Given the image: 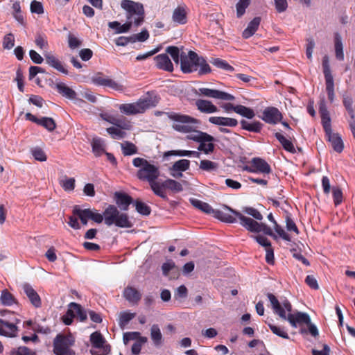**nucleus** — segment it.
<instances>
[{"label": "nucleus", "mask_w": 355, "mask_h": 355, "mask_svg": "<svg viewBox=\"0 0 355 355\" xmlns=\"http://www.w3.org/2000/svg\"><path fill=\"white\" fill-rule=\"evenodd\" d=\"M12 8L13 10L14 18L21 24H24V19L21 14L20 3L18 1L15 2L12 4Z\"/></svg>", "instance_id": "nucleus-47"}, {"label": "nucleus", "mask_w": 355, "mask_h": 355, "mask_svg": "<svg viewBox=\"0 0 355 355\" xmlns=\"http://www.w3.org/2000/svg\"><path fill=\"white\" fill-rule=\"evenodd\" d=\"M132 164L135 167L139 168L137 173V177L140 180L151 183L153 181L157 180L160 175L159 167L146 159L135 157L132 160Z\"/></svg>", "instance_id": "nucleus-4"}, {"label": "nucleus", "mask_w": 355, "mask_h": 355, "mask_svg": "<svg viewBox=\"0 0 355 355\" xmlns=\"http://www.w3.org/2000/svg\"><path fill=\"white\" fill-rule=\"evenodd\" d=\"M322 69L325 80L333 79V76L331 72L329 56L325 55L322 58Z\"/></svg>", "instance_id": "nucleus-48"}, {"label": "nucleus", "mask_w": 355, "mask_h": 355, "mask_svg": "<svg viewBox=\"0 0 355 355\" xmlns=\"http://www.w3.org/2000/svg\"><path fill=\"white\" fill-rule=\"evenodd\" d=\"M167 115L173 121L172 128L178 132L187 134L192 131L195 124H200L199 120L189 115L175 112L168 113Z\"/></svg>", "instance_id": "nucleus-6"}, {"label": "nucleus", "mask_w": 355, "mask_h": 355, "mask_svg": "<svg viewBox=\"0 0 355 355\" xmlns=\"http://www.w3.org/2000/svg\"><path fill=\"white\" fill-rule=\"evenodd\" d=\"M150 338L157 347L162 344V334L157 324H153L150 328Z\"/></svg>", "instance_id": "nucleus-33"}, {"label": "nucleus", "mask_w": 355, "mask_h": 355, "mask_svg": "<svg viewBox=\"0 0 355 355\" xmlns=\"http://www.w3.org/2000/svg\"><path fill=\"white\" fill-rule=\"evenodd\" d=\"M267 297L270 302L274 313L278 315L282 319L286 320L291 325L296 328L297 322L292 311V305L286 297H281L279 300L272 293H267Z\"/></svg>", "instance_id": "nucleus-3"}, {"label": "nucleus", "mask_w": 355, "mask_h": 355, "mask_svg": "<svg viewBox=\"0 0 355 355\" xmlns=\"http://www.w3.org/2000/svg\"><path fill=\"white\" fill-rule=\"evenodd\" d=\"M325 134L334 150L337 153H341L343 150L344 145L339 135L334 133L332 130H330L329 132H325Z\"/></svg>", "instance_id": "nucleus-22"}, {"label": "nucleus", "mask_w": 355, "mask_h": 355, "mask_svg": "<svg viewBox=\"0 0 355 355\" xmlns=\"http://www.w3.org/2000/svg\"><path fill=\"white\" fill-rule=\"evenodd\" d=\"M0 300L1 304L5 306H11L16 302L12 294H11L7 289L2 291Z\"/></svg>", "instance_id": "nucleus-42"}, {"label": "nucleus", "mask_w": 355, "mask_h": 355, "mask_svg": "<svg viewBox=\"0 0 355 355\" xmlns=\"http://www.w3.org/2000/svg\"><path fill=\"white\" fill-rule=\"evenodd\" d=\"M73 213L74 215H76L80 218L81 223L84 225H87V221L89 219L87 217L85 216V212L83 211V209H81L79 207L76 206L73 208Z\"/></svg>", "instance_id": "nucleus-64"}, {"label": "nucleus", "mask_w": 355, "mask_h": 355, "mask_svg": "<svg viewBox=\"0 0 355 355\" xmlns=\"http://www.w3.org/2000/svg\"><path fill=\"white\" fill-rule=\"evenodd\" d=\"M83 210L88 219L92 220L97 223H101L104 220L103 214L98 213L96 209H85Z\"/></svg>", "instance_id": "nucleus-37"}, {"label": "nucleus", "mask_w": 355, "mask_h": 355, "mask_svg": "<svg viewBox=\"0 0 355 355\" xmlns=\"http://www.w3.org/2000/svg\"><path fill=\"white\" fill-rule=\"evenodd\" d=\"M44 55L46 64L50 67L64 74H68V70L64 68L62 62L56 56L48 52H46Z\"/></svg>", "instance_id": "nucleus-20"}, {"label": "nucleus", "mask_w": 355, "mask_h": 355, "mask_svg": "<svg viewBox=\"0 0 355 355\" xmlns=\"http://www.w3.org/2000/svg\"><path fill=\"white\" fill-rule=\"evenodd\" d=\"M74 340L71 336L58 335L53 342V352L56 355H74L70 349Z\"/></svg>", "instance_id": "nucleus-10"}, {"label": "nucleus", "mask_w": 355, "mask_h": 355, "mask_svg": "<svg viewBox=\"0 0 355 355\" xmlns=\"http://www.w3.org/2000/svg\"><path fill=\"white\" fill-rule=\"evenodd\" d=\"M209 121L220 126L235 127L238 125L236 119L229 117L211 116L209 118Z\"/></svg>", "instance_id": "nucleus-24"}, {"label": "nucleus", "mask_w": 355, "mask_h": 355, "mask_svg": "<svg viewBox=\"0 0 355 355\" xmlns=\"http://www.w3.org/2000/svg\"><path fill=\"white\" fill-rule=\"evenodd\" d=\"M243 211L246 214L252 216L254 219L261 220L263 219L262 214L253 207H244Z\"/></svg>", "instance_id": "nucleus-60"}, {"label": "nucleus", "mask_w": 355, "mask_h": 355, "mask_svg": "<svg viewBox=\"0 0 355 355\" xmlns=\"http://www.w3.org/2000/svg\"><path fill=\"white\" fill-rule=\"evenodd\" d=\"M190 161L188 159H180L175 162L169 170L178 171V172L186 171L189 168Z\"/></svg>", "instance_id": "nucleus-40"}, {"label": "nucleus", "mask_w": 355, "mask_h": 355, "mask_svg": "<svg viewBox=\"0 0 355 355\" xmlns=\"http://www.w3.org/2000/svg\"><path fill=\"white\" fill-rule=\"evenodd\" d=\"M103 216L105 224L107 226L115 225L122 228H129L132 226L128 214L121 213L114 205H109L105 209Z\"/></svg>", "instance_id": "nucleus-5"}, {"label": "nucleus", "mask_w": 355, "mask_h": 355, "mask_svg": "<svg viewBox=\"0 0 355 355\" xmlns=\"http://www.w3.org/2000/svg\"><path fill=\"white\" fill-rule=\"evenodd\" d=\"M91 80L93 84L97 86L107 87L116 91L123 90V86L121 85L101 73L93 76Z\"/></svg>", "instance_id": "nucleus-14"}, {"label": "nucleus", "mask_w": 355, "mask_h": 355, "mask_svg": "<svg viewBox=\"0 0 355 355\" xmlns=\"http://www.w3.org/2000/svg\"><path fill=\"white\" fill-rule=\"evenodd\" d=\"M15 45V37L13 34L9 33L4 36L3 46L6 49H11Z\"/></svg>", "instance_id": "nucleus-63"}, {"label": "nucleus", "mask_w": 355, "mask_h": 355, "mask_svg": "<svg viewBox=\"0 0 355 355\" xmlns=\"http://www.w3.org/2000/svg\"><path fill=\"white\" fill-rule=\"evenodd\" d=\"M166 54L168 53L171 56V58H173L175 63H176V64H179V62L180 63V57L181 54H180V50L177 46H168L166 49Z\"/></svg>", "instance_id": "nucleus-50"}, {"label": "nucleus", "mask_w": 355, "mask_h": 355, "mask_svg": "<svg viewBox=\"0 0 355 355\" xmlns=\"http://www.w3.org/2000/svg\"><path fill=\"white\" fill-rule=\"evenodd\" d=\"M109 121L110 123L123 130H130L132 126L130 122L126 120L125 118L112 119Z\"/></svg>", "instance_id": "nucleus-45"}, {"label": "nucleus", "mask_w": 355, "mask_h": 355, "mask_svg": "<svg viewBox=\"0 0 355 355\" xmlns=\"http://www.w3.org/2000/svg\"><path fill=\"white\" fill-rule=\"evenodd\" d=\"M124 297L130 302L137 303L141 297V293L135 288L128 286L123 291Z\"/></svg>", "instance_id": "nucleus-28"}, {"label": "nucleus", "mask_w": 355, "mask_h": 355, "mask_svg": "<svg viewBox=\"0 0 355 355\" xmlns=\"http://www.w3.org/2000/svg\"><path fill=\"white\" fill-rule=\"evenodd\" d=\"M198 110L202 113L211 114L218 112V107L211 101L205 99H198L196 101Z\"/></svg>", "instance_id": "nucleus-23"}, {"label": "nucleus", "mask_w": 355, "mask_h": 355, "mask_svg": "<svg viewBox=\"0 0 355 355\" xmlns=\"http://www.w3.org/2000/svg\"><path fill=\"white\" fill-rule=\"evenodd\" d=\"M114 197L116 205L123 211H127L129 205L132 202V198L124 193L116 192Z\"/></svg>", "instance_id": "nucleus-25"}, {"label": "nucleus", "mask_w": 355, "mask_h": 355, "mask_svg": "<svg viewBox=\"0 0 355 355\" xmlns=\"http://www.w3.org/2000/svg\"><path fill=\"white\" fill-rule=\"evenodd\" d=\"M219 165L218 163L208 159L201 160L199 164V168L207 172L216 171Z\"/></svg>", "instance_id": "nucleus-36"}, {"label": "nucleus", "mask_w": 355, "mask_h": 355, "mask_svg": "<svg viewBox=\"0 0 355 355\" xmlns=\"http://www.w3.org/2000/svg\"><path fill=\"white\" fill-rule=\"evenodd\" d=\"M77 318L80 322L86 320L87 315L83 307L76 302H71L65 315L62 316V321L66 325H70L73 319Z\"/></svg>", "instance_id": "nucleus-11"}, {"label": "nucleus", "mask_w": 355, "mask_h": 355, "mask_svg": "<svg viewBox=\"0 0 355 355\" xmlns=\"http://www.w3.org/2000/svg\"><path fill=\"white\" fill-rule=\"evenodd\" d=\"M326 91L327 92L328 98L331 103L334 101V78L325 80Z\"/></svg>", "instance_id": "nucleus-52"}, {"label": "nucleus", "mask_w": 355, "mask_h": 355, "mask_svg": "<svg viewBox=\"0 0 355 355\" xmlns=\"http://www.w3.org/2000/svg\"><path fill=\"white\" fill-rule=\"evenodd\" d=\"M251 0H239V1L236 3V15L237 17H242L245 12V9L248 7L250 3Z\"/></svg>", "instance_id": "nucleus-51"}, {"label": "nucleus", "mask_w": 355, "mask_h": 355, "mask_svg": "<svg viewBox=\"0 0 355 355\" xmlns=\"http://www.w3.org/2000/svg\"><path fill=\"white\" fill-rule=\"evenodd\" d=\"M163 186L166 187V189H168L174 192H180L182 191L183 188L182 184L172 179H167L165 181H163Z\"/></svg>", "instance_id": "nucleus-43"}, {"label": "nucleus", "mask_w": 355, "mask_h": 355, "mask_svg": "<svg viewBox=\"0 0 355 355\" xmlns=\"http://www.w3.org/2000/svg\"><path fill=\"white\" fill-rule=\"evenodd\" d=\"M25 116L27 120L43 126L49 131H53L56 127L55 121L52 118L42 117L41 119H37L35 116L29 112L26 113Z\"/></svg>", "instance_id": "nucleus-18"}, {"label": "nucleus", "mask_w": 355, "mask_h": 355, "mask_svg": "<svg viewBox=\"0 0 355 355\" xmlns=\"http://www.w3.org/2000/svg\"><path fill=\"white\" fill-rule=\"evenodd\" d=\"M189 201L194 207L206 214H213L214 217L223 222L234 223L237 221L236 218H239L240 220V224L247 230L251 232H263L265 234L271 236H275L272 229L265 223H258L251 218L246 217L239 211L233 209L227 205H223V207L225 209L229 211L230 213L220 210H215L208 203L196 198H191Z\"/></svg>", "instance_id": "nucleus-1"}, {"label": "nucleus", "mask_w": 355, "mask_h": 355, "mask_svg": "<svg viewBox=\"0 0 355 355\" xmlns=\"http://www.w3.org/2000/svg\"><path fill=\"white\" fill-rule=\"evenodd\" d=\"M293 315L295 317V320H297L299 324H306L307 325L311 322L309 315L306 313L297 311L295 313H293Z\"/></svg>", "instance_id": "nucleus-56"}, {"label": "nucleus", "mask_w": 355, "mask_h": 355, "mask_svg": "<svg viewBox=\"0 0 355 355\" xmlns=\"http://www.w3.org/2000/svg\"><path fill=\"white\" fill-rule=\"evenodd\" d=\"M90 341L92 349L90 350L92 355H107L110 352V347L105 344V340L101 334L95 331L90 335Z\"/></svg>", "instance_id": "nucleus-12"}, {"label": "nucleus", "mask_w": 355, "mask_h": 355, "mask_svg": "<svg viewBox=\"0 0 355 355\" xmlns=\"http://www.w3.org/2000/svg\"><path fill=\"white\" fill-rule=\"evenodd\" d=\"M92 152L96 157L106 153L103 141L101 138H94L92 141Z\"/></svg>", "instance_id": "nucleus-32"}, {"label": "nucleus", "mask_w": 355, "mask_h": 355, "mask_svg": "<svg viewBox=\"0 0 355 355\" xmlns=\"http://www.w3.org/2000/svg\"><path fill=\"white\" fill-rule=\"evenodd\" d=\"M75 179L73 178H68L67 176L61 180L60 184L66 191H73L75 188Z\"/></svg>", "instance_id": "nucleus-49"}, {"label": "nucleus", "mask_w": 355, "mask_h": 355, "mask_svg": "<svg viewBox=\"0 0 355 355\" xmlns=\"http://www.w3.org/2000/svg\"><path fill=\"white\" fill-rule=\"evenodd\" d=\"M156 62V67L162 70L172 72L173 71V65L169 57L166 53L159 54L154 58Z\"/></svg>", "instance_id": "nucleus-19"}, {"label": "nucleus", "mask_w": 355, "mask_h": 355, "mask_svg": "<svg viewBox=\"0 0 355 355\" xmlns=\"http://www.w3.org/2000/svg\"><path fill=\"white\" fill-rule=\"evenodd\" d=\"M198 94L204 96L225 101H234L235 99L233 95L227 92L205 87L199 88Z\"/></svg>", "instance_id": "nucleus-15"}, {"label": "nucleus", "mask_w": 355, "mask_h": 355, "mask_svg": "<svg viewBox=\"0 0 355 355\" xmlns=\"http://www.w3.org/2000/svg\"><path fill=\"white\" fill-rule=\"evenodd\" d=\"M199 124H195L193 126L192 131L189 132L187 134H189L187 137V138L189 140H193L194 141L200 143V141H209V142H214L215 141V139L211 135L198 130Z\"/></svg>", "instance_id": "nucleus-17"}, {"label": "nucleus", "mask_w": 355, "mask_h": 355, "mask_svg": "<svg viewBox=\"0 0 355 355\" xmlns=\"http://www.w3.org/2000/svg\"><path fill=\"white\" fill-rule=\"evenodd\" d=\"M240 123L242 129L257 133L260 132L263 127V124L259 121L250 123L245 120H241Z\"/></svg>", "instance_id": "nucleus-31"}, {"label": "nucleus", "mask_w": 355, "mask_h": 355, "mask_svg": "<svg viewBox=\"0 0 355 355\" xmlns=\"http://www.w3.org/2000/svg\"><path fill=\"white\" fill-rule=\"evenodd\" d=\"M135 313H128L126 311L121 312L119 324L121 328L123 329L128 322L135 317Z\"/></svg>", "instance_id": "nucleus-46"}, {"label": "nucleus", "mask_w": 355, "mask_h": 355, "mask_svg": "<svg viewBox=\"0 0 355 355\" xmlns=\"http://www.w3.org/2000/svg\"><path fill=\"white\" fill-rule=\"evenodd\" d=\"M135 207L137 212L142 215L148 216L150 214V207L141 201L135 202Z\"/></svg>", "instance_id": "nucleus-54"}, {"label": "nucleus", "mask_w": 355, "mask_h": 355, "mask_svg": "<svg viewBox=\"0 0 355 355\" xmlns=\"http://www.w3.org/2000/svg\"><path fill=\"white\" fill-rule=\"evenodd\" d=\"M8 316L6 318H0V335L6 337H15L18 328L16 326L17 324L20 322V320L18 319L14 313H11L7 310L1 311L2 316Z\"/></svg>", "instance_id": "nucleus-8"}, {"label": "nucleus", "mask_w": 355, "mask_h": 355, "mask_svg": "<svg viewBox=\"0 0 355 355\" xmlns=\"http://www.w3.org/2000/svg\"><path fill=\"white\" fill-rule=\"evenodd\" d=\"M275 136L279 142L282 145L284 150L292 153L295 152V149L293 143L290 140L287 139L281 133L276 132Z\"/></svg>", "instance_id": "nucleus-35"}, {"label": "nucleus", "mask_w": 355, "mask_h": 355, "mask_svg": "<svg viewBox=\"0 0 355 355\" xmlns=\"http://www.w3.org/2000/svg\"><path fill=\"white\" fill-rule=\"evenodd\" d=\"M10 355H36L35 352H32L26 347H19L16 349H12Z\"/></svg>", "instance_id": "nucleus-55"}, {"label": "nucleus", "mask_w": 355, "mask_h": 355, "mask_svg": "<svg viewBox=\"0 0 355 355\" xmlns=\"http://www.w3.org/2000/svg\"><path fill=\"white\" fill-rule=\"evenodd\" d=\"M187 156V157H193L196 158H199L200 156V153L198 151L193 150H173L165 152L164 154V157L166 158L169 156Z\"/></svg>", "instance_id": "nucleus-27"}, {"label": "nucleus", "mask_w": 355, "mask_h": 355, "mask_svg": "<svg viewBox=\"0 0 355 355\" xmlns=\"http://www.w3.org/2000/svg\"><path fill=\"white\" fill-rule=\"evenodd\" d=\"M261 119L267 123L277 124L282 120V114L277 108L268 107L263 111Z\"/></svg>", "instance_id": "nucleus-16"}, {"label": "nucleus", "mask_w": 355, "mask_h": 355, "mask_svg": "<svg viewBox=\"0 0 355 355\" xmlns=\"http://www.w3.org/2000/svg\"><path fill=\"white\" fill-rule=\"evenodd\" d=\"M261 22V18L259 17H254L248 25L247 28L243 32V37L245 39L251 37L256 31Z\"/></svg>", "instance_id": "nucleus-30"}, {"label": "nucleus", "mask_w": 355, "mask_h": 355, "mask_svg": "<svg viewBox=\"0 0 355 355\" xmlns=\"http://www.w3.org/2000/svg\"><path fill=\"white\" fill-rule=\"evenodd\" d=\"M55 88L57 89L58 92L64 97L69 99H74L76 98V93L75 91L67 86L64 83H56Z\"/></svg>", "instance_id": "nucleus-26"}, {"label": "nucleus", "mask_w": 355, "mask_h": 355, "mask_svg": "<svg viewBox=\"0 0 355 355\" xmlns=\"http://www.w3.org/2000/svg\"><path fill=\"white\" fill-rule=\"evenodd\" d=\"M214 147L213 142L200 141L198 149L200 151H203L205 154H209L214 150Z\"/></svg>", "instance_id": "nucleus-57"}, {"label": "nucleus", "mask_w": 355, "mask_h": 355, "mask_svg": "<svg viewBox=\"0 0 355 355\" xmlns=\"http://www.w3.org/2000/svg\"><path fill=\"white\" fill-rule=\"evenodd\" d=\"M30 9L32 13H36L38 15L44 13V8L42 3L36 0H33L31 1Z\"/></svg>", "instance_id": "nucleus-59"}, {"label": "nucleus", "mask_w": 355, "mask_h": 355, "mask_svg": "<svg viewBox=\"0 0 355 355\" xmlns=\"http://www.w3.org/2000/svg\"><path fill=\"white\" fill-rule=\"evenodd\" d=\"M121 147L122 153L125 156L132 155L137 153V146L130 141H125L122 143L121 144Z\"/></svg>", "instance_id": "nucleus-41"}, {"label": "nucleus", "mask_w": 355, "mask_h": 355, "mask_svg": "<svg viewBox=\"0 0 355 355\" xmlns=\"http://www.w3.org/2000/svg\"><path fill=\"white\" fill-rule=\"evenodd\" d=\"M235 112L249 119H252L255 115L252 109L241 105L235 106Z\"/></svg>", "instance_id": "nucleus-39"}, {"label": "nucleus", "mask_w": 355, "mask_h": 355, "mask_svg": "<svg viewBox=\"0 0 355 355\" xmlns=\"http://www.w3.org/2000/svg\"><path fill=\"white\" fill-rule=\"evenodd\" d=\"M149 184H150V188L153 190V193L156 196H157L164 200L167 199V196L164 191V189H166V187H164L163 182H157L156 180H154L151 183H149Z\"/></svg>", "instance_id": "nucleus-34"}, {"label": "nucleus", "mask_w": 355, "mask_h": 355, "mask_svg": "<svg viewBox=\"0 0 355 355\" xmlns=\"http://www.w3.org/2000/svg\"><path fill=\"white\" fill-rule=\"evenodd\" d=\"M151 106V100L150 98H140L135 103L120 105L119 110L126 115H134L144 113Z\"/></svg>", "instance_id": "nucleus-9"}, {"label": "nucleus", "mask_w": 355, "mask_h": 355, "mask_svg": "<svg viewBox=\"0 0 355 355\" xmlns=\"http://www.w3.org/2000/svg\"><path fill=\"white\" fill-rule=\"evenodd\" d=\"M244 169L250 173H261L264 176L271 173V167L264 159L254 157L251 159L250 165L245 166Z\"/></svg>", "instance_id": "nucleus-13"}, {"label": "nucleus", "mask_w": 355, "mask_h": 355, "mask_svg": "<svg viewBox=\"0 0 355 355\" xmlns=\"http://www.w3.org/2000/svg\"><path fill=\"white\" fill-rule=\"evenodd\" d=\"M121 6L126 11L128 20L133 21L135 26H139L144 22L145 11L142 3L131 0H123Z\"/></svg>", "instance_id": "nucleus-7"}, {"label": "nucleus", "mask_w": 355, "mask_h": 355, "mask_svg": "<svg viewBox=\"0 0 355 355\" xmlns=\"http://www.w3.org/2000/svg\"><path fill=\"white\" fill-rule=\"evenodd\" d=\"M198 70V74L202 76L211 72V68L203 57H200L193 51H189L188 54L182 52L180 55V68L184 73H190Z\"/></svg>", "instance_id": "nucleus-2"}, {"label": "nucleus", "mask_w": 355, "mask_h": 355, "mask_svg": "<svg viewBox=\"0 0 355 355\" xmlns=\"http://www.w3.org/2000/svg\"><path fill=\"white\" fill-rule=\"evenodd\" d=\"M22 288L31 303L35 307H40L41 306V299L34 288L26 283L23 284Z\"/></svg>", "instance_id": "nucleus-21"}, {"label": "nucleus", "mask_w": 355, "mask_h": 355, "mask_svg": "<svg viewBox=\"0 0 355 355\" xmlns=\"http://www.w3.org/2000/svg\"><path fill=\"white\" fill-rule=\"evenodd\" d=\"M315 47L314 40L311 37L306 39V55L309 60H312V54Z\"/></svg>", "instance_id": "nucleus-62"}, {"label": "nucleus", "mask_w": 355, "mask_h": 355, "mask_svg": "<svg viewBox=\"0 0 355 355\" xmlns=\"http://www.w3.org/2000/svg\"><path fill=\"white\" fill-rule=\"evenodd\" d=\"M173 20L180 24H184L187 22L186 12L183 8L178 7L175 8L173 13Z\"/></svg>", "instance_id": "nucleus-38"}, {"label": "nucleus", "mask_w": 355, "mask_h": 355, "mask_svg": "<svg viewBox=\"0 0 355 355\" xmlns=\"http://www.w3.org/2000/svg\"><path fill=\"white\" fill-rule=\"evenodd\" d=\"M266 323L268 324L270 329L274 334L285 339H289L288 334H287L284 327L277 326L269 322Z\"/></svg>", "instance_id": "nucleus-44"}, {"label": "nucleus", "mask_w": 355, "mask_h": 355, "mask_svg": "<svg viewBox=\"0 0 355 355\" xmlns=\"http://www.w3.org/2000/svg\"><path fill=\"white\" fill-rule=\"evenodd\" d=\"M107 132L113 139H115L123 138L125 135L124 132L116 127H110L107 128Z\"/></svg>", "instance_id": "nucleus-58"}, {"label": "nucleus", "mask_w": 355, "mask_h": 355, "mask_svg": "<svg viewBox=\"0 0 355 355\" xmlns=\"http://www.w3.org/2000/svg\"><path fill=\"white\" fill-rule=\"evenodd\" d=\"M35 43L42 50L47 49L49 46L46 37L41 34H37L36 35Z\"/></svg>", "instance_id": "nucleus-61"}, {"label": "nucleus", "mask_w": 355, "mask_h": 355, "mask_svg": "<svg viewBox=\"0 0 355 355\" xmlns=\"http://www.w3.org/2000/svg\"><path fill=\"white\" fill-rule=\"evenodd\" d=\"M212 64L218 68L226 70L227 71H233L234 69L232 66L230 65L225 60L216 58L212 61Z\"/></svg>", "instance_id": "nucleus-53"}, {"label": "nucleus", "mask_w": 355, "mask_h": 355, "mask_svg": "<svg viewBox=\"0 0 355 355\" xmlns=\"http://www.w3.org/2000/svg\"><path fill=\"white\" fill-rule=\"evenodd\" d=\"M335 55L337 60H344L343 44L341 35L336 33L334 35Z\"/></svg>", "instance_id": "nucleus-29"}]
</instances>
